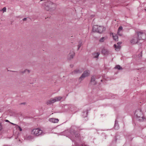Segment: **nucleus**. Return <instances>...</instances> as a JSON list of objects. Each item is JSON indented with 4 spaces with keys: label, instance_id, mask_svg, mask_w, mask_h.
Masks as SVG:
<instances>
[{
    "label": "nucleus",
    "instance_id": "28",
    "mask_svg": "<svg viewBox=\"0 0 146 146\" xmlns=\"http://www.w3.org/2000/svg\"><path fill=\"white\" fill-rule=\"evenodd\" d=\"M26 19H27V18H24V19H23V20L24 21H25L26 20Z\"/></svg>",
    "mask_w": 146,
    "mask_h": 146
},
{
    "label": "nucleus",
    "instance_id": "20",
    "mask_svg": "<svg viewBox=\"0 0 146 146\" xmlns=\"http://www.w3.org/2000/svg\"><path fill=\"white\" fill-rule=\"evenodd\" d=\"M106 38H105V37H102L100 39V41L101 42H103L105 40Z\"/></svg>",
    "mask_w": 146,
    "mask_h": 146
},
{
    "label": "nucleus",
    "instance_id": "10",
    "mask_svg": "<svg viewBox=\"0 0 146 146\" xmlns=\"http://www.w3.org/2000/svg\"><path fill=\"white\" fill-rule=\"evenodd\" d=\"M75 55L73 50H71L68 55V57L69 58H73Z\"/></svg>",
    "mask_w": 146,
    "mask_h": 146
},
{
    "label": "nucleus",
    "instance_id": "26",
    "mask_svg": "<svg viewBox=\"0 0 146 146\" xmlns=\"http://www.w3.org/2000/svg\"><path fill=\"white\" fill-rule=\"evenodd\" d=\"M2 128V126L1 125V123H0V131L1 130Z\"/></svg>",
    "mask_w": 146,
    "mask_h": 146
},
{
    "label": "nucleus",
    "instance_id": "15",
    "mask_svg": "<svg viewBox=\"0 0 146 146\" xmlns=\"http://www.w3.org/2000/svg\"><path fill=\"white\" fill-rule=\"evenodd\" d=\"M82 71V70H81L77 69L74 70V71H73V73L74 74L80 73H81Z\"/></svg>",
    "mask_w": 146,
    "mask_h": 146
},
{
    "label": "nucleus",
    "instance_id": "24",
    "mask_svg": "<svg viewBox=\"0 0 146 146\" xmlns=\"http://www.w3.org/2000/svg\"><path fill=\"white\" fill-rule=\"evenodd\" d=\"M30 72V71L28 70H26L25 71V72L29 73Z\"/></svg>",
    "mask_w": 146,
    "mask_h": 146
},
{
    "label": "nucleus",
    "instance_id": "5",
    "mask_svg": "<svg viewBox=\"0 0 146 146\" xmlns=\"http://www.w3.org/2000/svg\"><path fill=\"white\" fill-rule=\"evenodd\" d=\"M141 41V39H139L137 34L133 36L130 40L131 43L133 44L137 43Z\"/></svg>",
    "mask_w": 146,
    "mask_h": 146
},
{
    "label": "nucleus",
    "instance_id": "12",
    "mask_svg": "<svg viewBox=\"0 0 146 146\" xmlns=\"http://www.w3.org/2000/svg\"><path fill=\"white\" fill-rule=\"evenodd\" d=\"M123 29V27L122 26H120L118 29L117 34L120 36H121L122 35V33H121Z\"/></svg>",
    "mask_w": 146,
    "mask_h": 146
},
{
    "label": "nucleus",
    "instance_id": "16",
    "mask_svg": "<svg viewBox=\"0 0 146 146\" xmlns=\"http://www.w3.org/2000/svg\"><path fill=\"white\" fill-rule=\"evenodd\" d=\"M112 35L113 39L114 40L116 41L118 40V37L116 34L114 33H112Z\"/></svg>",
    "mask_w": 146,
    "mask_h": 146
},
{
    "label": "nucleus",
    "instance_id": "27",
    "mask_svg": "<svg viewBox=\"0 0 146 146\" xmlns=\"http://www.w3.org/2000/svg\"><path fill=\"white\" fill-rule=\"evenodd\" d=\"M47 0H40V1H44V2H46L45 1H46Z\"/></svg>",
    "mask_w": 146,
    "mask_h": 146
},
{
    "label": "nucleus",
    "instance_id": "13",
    "mask_svg": "<svg viewBox=\"0 0 146 146\" xmlns=\"http://www.w3.org/2000/svg\"><path fill=\"white\" fill-rule=\"evenodd\" d=\"M50 121L54 123H56L58 122L59 120L58 119H55L54 118H50L49 119Z\"/></svg>",
    "mask_w": 146,
    "mask_h": 146
},
{
    "label": "nucleus",
    "instance_id": "25",
    "mask_svg": "<svg viewBox=\"0 0 146 146\" xmlns=\"http://www.w3.org/2000/svg\"><path fill=\"white\" fill-rule=\"evenodd\" d=\"M81 46V43H80L78 45V49H79L80 48Z\"/></svg>",
    "mask_w": 146,
    "mask_h": 146
},
{
    "label": "nucleus",
    "instance_id": "4",
    "mask_svg": "<svg viewBox=\"0 0 146 146\" xmlns=\"http://www.w3.org/2000/svg\"><path fill=\"white\" fill-rule=\"evenodd\" d=\"M42 131L39 128H34L31 130V134L35 136H39L43 133Z\"/></svg>",
    "mask_w": 146,
    "mask_h": 146
},
{
    "label": "nucleus",
    "instance_id": "6",
    "mask_svg": "<svg viewBox=\"0 0 146 146\" xmlns=\"http://www.w3.org/2000/svg\"><path fill=\"white\" fill-rule=\"evenodd\" d=\"M62 98L61 97H57L53 98H52L47 101V103L48 105L51 104L56 102L59 101Z\"/></svg>",
    "mask_w": 146,
    "mask_h": 146
},
{
    "label": "nucleus",
    "instance_id": "23",
    "mask_svg": "<svg viewBox=\"0 0 146 146\" xmlns=\"http://www.w3.org/2000/svg\"><path fill=\"white\" fill-rule=\"evenodd\" d=\"M6 7H4L2 9V11H3V12H5L6 11Z\"/></svg>",
    "mask_w": 146,
    "mask_h": 146
},
{
    "label": "nucleus",
    "instance_id": "1",
    "mask_svg": "<svg viewBox=\"0 0 146 146\" xmlns=\"http://www.w3.org/2000/svg\"><path fill=\"white\" fill-rule=\"evenodd\" d=\"M42 5L45 9L47 11H49L52 9H54L55 8V4L50 1H47V2L43 3Z\"/></svg>",
    "mask_w": 146,
    "mask_h": 146
},
{
    "label": "nucleus",
    "instance_id": "11",
    "mask_svg": "<svg viewBox=\"0 0 146 146\" xmlns=\"http://www.w3.org/2000/svg\"><path fill=\"white\" fill-rule=\"evenodd\" d=\"M123 29V27L122 26H120L118 29L117 34L120 36H121L122 35V33H121Z\"/></svg>",
    "mask_w": 146,
    "mask_h": 146
},
{
    "label": "nucleus",
    "instance_id": "9",
    "mask_svg": "<svg viewBox=\"0 0 146 146\" xmlns=\"http://www.w3.org/2000/svg\"><path fill=\"white\" fill-rule=\"evenodd\" d=\"M121 44V42H119L117 43V45L116 44H114V48H115V50L116 51H119L121 48V46L120 45Z\"/></svg>",
    "mask_w": 146,
    "mask_h": 146
},
{
    "label": "nucleus",
    "instance_id": "29",
    "mask_svg": "<svg viewBox=\"0 0 146 146\" xmlns=\"http://www.w3.org/2000/svg\"><path fill=\"white\" fill-rule=\"evenodd\" d=\"M11 123L13 124V125H15L16 126V127H16V125H17L16 124H14L13 123Z\"/></svg>",
    "mask_w": 146,
    "mask_h": 146
},
{
    "label": "nucleus",
    "instance_id": "30",
    "mask_svg": "<svg viewBox=\"0 0 146 146\" xmlns=\"http://www.w3.org/2000/svg\"><path fill=\"white\" fill-rule=\"evenodd\" d=\"M6 121H7V122H8V121H8V120H6Z\"/></svg>",
    "mask_w": 146,
    "mask_h": 146
},
{
    "label": "nucleus",
    "instance_id": "3",
    "mask_svg": "<svg viewBox=\"0 0 146 146\" xmlns=\"http://www.w3.org/2000/svg\"><path fill=\"white\" fill-rule=\"evenodd\" d=\"M135 115L137 118L140 121L143 120V115L141 109H139L137 110L135 113Z\"/></svg>",
    "mask_w": 146,
    "mask_h": 146
},
{
    "label": "nucleus",
    "instance_id": "18",
    "mask_svg": "<svg viewBox=\"0 0 146 146\" xmlns=\"http://www.w3.org/2000/svg\"><path fill=\"white\" fill-rule=\"evenodd\" d=\"M100 54L98 52L94 53L93 54V56L95 58H97L99 56Z\"/></svg>",
    "mask_w": 146,
    "mask_h": 146
},
{
    "label": "nucleus",
    "instance_id": "7",
    "mask_svg": "<svg viewBox=\"0 0 146 146\" xmlns=\"http://www.w3.org/2000/svg\"><path fill=\"white\" fill-rule=\"evenodd\" d=\"M138 38L141 39V41L145 40L146 38V35L145 33L141 32H139L137 34Z\"/></svg>",
    "mask_w": 146,
    "mask_h": 146
},
{
    "label": "nucleus",
    "instance_id": "22",
    "mask_svg": "<svg viewBox=\"0 0 146 146\" xmlns=\"http://www.w3.org/2000/svg\"><path fill=\"white\" fill-rule=\"evenodd\" d=\"M118 126L116 124H115L114 128L115 129H118Z\"/></svg>",
    "mask_w": 146,
    "mask_h": 146
},
{
    "label": "nucleus",
    "instance_id": "19",
    "mask_svg": "<svg viewBox=\"0 0 146 146\" xmlns=\"http://www.w3.org/2000/svg\"><path fill=\"white\" fill-rule=\"evenodd\" d=\"M115 69H117L119 70L122 69V68L119 65H116L115 67Z\"/></svg>",
    "mask_w": 146,
    "mask_h": 146
},
{
    "label": "nucleus",
    "instance_id": "21",
    "mask_svg": "<svg viewBox=\"0 0 146 146\" xmlns=\"http://www.w3.org/2000/svg\"><path fill=\"white\" fill-rule=\"evenodd\" d=\"M15 128L17 129V128L20 131H21L22 130V129L18 125H16V127H15Z\"/></svg>",
    "mask_w": 146,
    "mask_h": 146
},
{
    "label": "nucleus",
    "instance_id": "17",
    "mask_svg": "<svg viewBox=\"0 0 146 146\" xmlns=\"http://www.w3.org/2000/svg\"><path fill=\"white\" fill-rule=\"evenodd\" d=\"M102 53L104 54H108V51L107 49L104 48L102 50Z\"/></svg>",
    "mask_w": 146,
    "mask_h": 146
},
{
    "label": "nucleus",
    "instance_id": "2",
    "mask_svg": "<svg viewBox=\"0 0 146 146\" xmlns=\"http://www.w3.org/2000/svg\"><path fill=\"white\" fill-rule=\"evenodd\" d=\"M105 30V28L103 26H98L94 25L93 26L92 31L94 32H97L99 33H102Z\"/></svg>",
    "mask_w": 146,
    "mask_h": 146
},
{
    "label": "nucleus",
    "instance_id": "14",
    "mask_svg": "<svg viewBox=\"0 0 146 146\" xmlns=\"http://www.w3.org/2000/svg\"><path fill=\"white\" fill-rule=\"evenodd\" d=\"M95 77L92 76L91 78V82L92 84L94 85L96 84V82L95 81Z\"/></svg>",
    "mask_w": 146,
    "mask_h": 146
},
{
    "label": "nucleus",
    "instance_id": "8",
    "mask_svg": "<svg viewBox=\"0 0 146 146\" xmlns=\"http://www.w3.org/2000/svg\"><path fill=\"white\" fill-rule=\"evenodd\" d=\"M89 74L90 71L89 70H86L82 74L81 76L80 77L79 80H82L84 77L88 76Z\"/></svg>",
    "mask_w": 146,
    "mask_h": 146
}]
</instances>
